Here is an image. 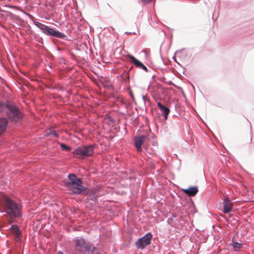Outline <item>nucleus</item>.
<instances>
[{
	"instance_id": "9",
	"label": "nucleus",
	"mask_w": 254,
	"mask_h": 254,
	"mask_svg": "<svg viewBox=\"0 0 254 254\" xmlns=\"http://www.w3.org/2000/svg\"><path fill=\"white\" fill-rule=\"evenodd\" d=\"M9 230L14 236L15 241L18 243H21L22 234L19 227L16 224H12L9 228Z\"/></svg>"
},
{
	"instance_id": "25",
	"label": "nucleus",
	"mask_w": 254,
	"mask_h": 254,
	"mask_svg": "<svg viewBox=\"0 0 254 254\" xmlns=\"http://www.w3.org/2000/svg\"><path fill=\"white\" fill-rule=\"evenodd\" d=\"M144 3H149L153 1V0H140Z\"/></svg>"
},
{
	"instance_id": "40",
	"label": "nucleus",
	"mask_w": 254,
	"mask_h": 254,
	"mask_svg": "<svg viewBox=\"0 0 254 254\" xmlns=\"http://www.w3.org/2000/svg\"><path fill=\"white\" fill-rule=\"evenodd\" d=\"M172 220V218H169V219H168V221H169V220Z\"/></svg>"
},
{
	"instance_id": "38",
	"label": "nucleus",
	"mask_w": 254,
	"mask_h": 254,
	"mask_svg": "<svg viewBox=\"0 0 254 254\" xmlns=\"http://www.w3.org/2000/svg\"><path fill=\"white\" fill-rule=\"evenodd\" d=\"M142 98H143L144 101L145 102V96H143Z\"/></svg>"
},
{
	"instance_id": "34",
	"label": "nucleus",
	"mask_w": 254,
	"mask_h": 254,
	"mask_svg": "<svg viewBox=\"0 0 254 254\" xmlns=\"http://www.w3.org/2000/svg\"><path fill=\"white\" fill-rule=\"evenodd\" d=\"M57 50H58V51H61V50H62V49H61L60 47H57Z\"/></svg>"
},
{
	"instance_id": "22",
	"label": "nucleus",
	"mask_w": 254,
	"mask_h": 254,
	"mask_svg": "<svg viewBox=\"0 0 254 254\" xmlns=\"http://www.w3.org/2000/svg\"><path fill=\"white\" fill-rule=\"evenodd\" d=\"M31 3L34 5H40L41 3V0H31Z\"/></svg>"
},
{
	"instance_id": "5",
	"label": "nucleus",
	"mask_w": 254,
	"mask_h": 254,
	"mask_svg": "<svg viewBox=\"0 0 254 254\" xmlns=\"http://www.w3.org/2000/svg\"><path fill=\"white\" fill-rule=\"evenodd\" d=\"M74 242L75 246L79 251H84L88 254H93L97 249L91 242L83 238L76 237Z\"/></svg>"
},
{
	"instance_id": "11",
	"label": "nucleus",
	"mask_w": 254,
	"mask_h": 254,
	"mask_svg": "<svg viewBox=\"0 0 254 254\" xmlns=\"http://www.w3.org/2000/svg\"><path fill=\"white\" fill-rule=\"evenodd\" d=\"M96 191L92 189L87 187L81 195L87 196V199L96 202L97 201V195L96 194Z\"/></svg>"
},
{
	"instance_id": "13",
	"label": "nucleus",
	"mask_w": 254,
	"mask_h": 254,
	"mask_svg": "<svg viewBox=\"0 0 254 254\" xmlns=\"http://www.w3.org/2000/svg\"><path fill=\"white\" fill-rule=\"evenodd\" d=\"M157 107L160 109V111L161 113V115L164 117V120H167L168 115L170 113V109L168 107L164 105L160 102H157Z\"/></svg>"
},
{
	"instance_id": "17",
	"label": "nucleus",
	"mask_w": 254,
	"mask_h": 254,
	"mask_svg": "<svg viewBox=\"0 0 254 254\" xmlns=\"http://www.w3.org/2000/svg\"><path fill=\"white\" fill-rule=\"evenodd\" d=\"M120 77L122 79V80L125 82L128 81L130 79L129 70H124L123 73H122L120 75Z\"/></svg>"
},
{
	"instance_id": "37",
	"label": "nucleus",
	"mask_w": 254,
	"mask_h": 254,
	"mask_svg": "<svg viewBox=\"0 0 254 254\" xmlns=\"http://www.w3.org/2000/svg\"><path fill=\"white\" fill-rule=\"evenodd\" d=\"M252 140H253V137H251V143H254V142L252 141Z\"/></svg>"
},
{
	"instance_id": "33",
	"label": "nucleus",
	"mask_w": 254,
	"mask_h": 254,
	"mask_svg": "<svg viewBox=\"0 0 254 254\" xmlns=\"http://www.w3.org/2000/svg\"><path fill=\"white\" fill-rule=\"evenodd\" d=\"M58 254H64L63 252L60 251L58 252Z\"/></svg>"
},
{
	"instance_id": "16",
	"label": "nucleus",
	"mask_w": 254,
	"mask_h": 254,
	"mask_svg": "<svg viewBox=\"0 0 254 254\" xmlns=\"http://www.w3.org/2000/svg\"><path fill=\"white\" fill-rule=\"evenodd\" d=\"M230 245H231V246H233L235 251H236V252L239 251L240 250L241 248H242V247H243L242 244L240 243H239V242H237L236 241V240H235L234 237L232 238V240H231V242L230 244Z\"/></svg>"
},
{
	"instance_id": "26",
	"label": "nucleus",
	"mask_w": 254,
	"mask_h": 254,
	"mask_svg": "<svg viewBox=\"0 0 254 254\" xmlns=\"http://www.w3.org/2000/svg\"><path fill=\"white\" fill-rule=\"evenodd\" d=\"M108 119L109 121L110 122H112V123H114L115 122V120L111 116H109L108 117Z\"/></svg>"
},
{
	"instance_id": "23",
	"label": "nucleus",
	"mask_w": 254,
	"mask_h": 254,
	"mask_svg": "<svg viewBox=\"0 0 254 254\" xmlns=\"http://www.w3.org/2000/svg\"><path fill=\"white\" fill-rule=\"evenodd\" d=\"M12 18L14 19H15L17 21H21V18L19 17V16H17V15H16L15 14H12Z\"/></svg>"
},
{
	"instance_id": "31",
	"label": "nucleus",
	"mask_w": 254,
	"mask_h": 254,
	"mask_svg": "<svg viewBox=\"0 0 254 254\" xmlns=\"http://www.w3.org/2000/svg\"><path fill=\"white\" fill-rule=\"evenodd\" d=\"M152 80H153V81H155V75H153L152 76Z\"/></svg>"
},
{
	"instance_id": "8",
	"label": "nucleus",
	"mask_w": 254,
	"mask_h": 254,
	"mask_svg": "<svg viewBox=\"0 0 254 254\" xmlns=\"http://www.w3.org/2000/svg\"><path fill=\"white\" fill-rule=\"evenodd\" d=\"M126 58L129 62L133 64L136 68L142 69L146 72H149L148 69L145 64L133 55L128 54L126 55Z\"/></svg>"
},
{
	"instance_id": "2",
	"label": "nucleus",
	"mask_w": 254,
	"mask_h": 254,
	"mask_svg": "<svg viewBox=\"0 0 254 254\" xmlns=\"http://www.w3.org/2000/svg\"><path fill=\"white\" fill-rule=\"evenodd\" d=\"M68 181L64 182V184L67 190L71 191L73 194L81 195L87 189V187L83 186L82 179L73 173H69L67 175Z\"/></svg>"
},
{
	"instance_id": "21",
	"label": "nucleus",
	"mask_w": 254,
	"mask_h": 254,
	"mask_svg": "<svg viewBox=\"0 0 254 254\" xmlns=\"http://www.w3.org/2000/svg\"><path fill=\"white\" fill-rule=\"evenodd\" d=\"M49 134L56 137H59V134L55 130L50 129Z\"/></svg>"
},
{
	"instance_id": "6",
	"label": "nucleus",
	"mask_w": 254,
	"mask_h": 254,
	"mask_svg": "<svg viewBox=\"0 0 254 254\" xmlns=\"http://www.w3.org/2000/svg\"><path fill=\"white\" fill-rule=\"evenodd\" d=\"M95 145L89 144L88 145H82L74 149L72 153L75 157L83 158L91 156L94 153Z\"/></svg>"
},
{
	"instance_id": "18",
	"label": "nucleus",
	"mask_w": 254,
	"mask_h": 254,
	"mask_svg": "<svg viewBox=\"0 0 254 254\" xmlns=\"http://www.w3.org/2000/svg\"><path fill=\"white\" fill-rule=\"evenodd\" d=\"M59 144L60 145L62 150L66 151L67 152L71 151V148L66 144L64 143L59 142Z\"/></svg>"
},
{
	"instance_id": "32",
	"label": "nucleus",
	"mask_w": 254,
	"mask_h": 254,
	"mask_svg": "<svg viewBox=\"0 0 254 254\" xmlns=\"http://www.w3.org/2000/svg\"><path fill=\"white\" fill-rule=\"evenodd\" d=\"M60 90H61L62 91H63L64 90V89L63 87H61L60 88Z\"/></svg>"
},
{
	"instance_id": "36",
	"label": "nucleus",
	"mask_w": 254,
	"mask_h": 254,
	"mask_svg": "<svg viewBox=\"0 0 254 254\" xmlns=\"http://www.w3.org/2000/svg\"><path fill=\"white\" fill-rule=\"evenodd\" d=\"M133 68V66L130 67V68L128 69L129 70V71Z\"/></svg>"
},
{
	"instance_id": "30",
	"label": "nucleus",
	"mask_w": 254,
	"mask_h": 254,
	"mask_svg": "<svg viewBox=\"0 0 254 254\" xmlns=\"http://www.w3.org/2000/svg\"><path fill=\"white\" fill-rule=\"evenodd\" d=\"M172 217H175H175H177V215H176V214L174 213H172Z\"/></svg>"
},
{
	"instance_id": "19",
	"label": "nucleus",
	"mask_w": 254,
	"mask_h": 254,
	"mask_svg": "<svg viewBox=\"0 0 254 254\" xmlns=\"http://www.w3.org/2000/svg\"><path fill=\"white\" fill-rule=\"evenodd\" d=\"M6 102H3L0 100V113H2L4 111V107Z\"/></svg>"
},
{
	"instance_id": "28",
	"label": "nucleus",
	"mask_w": 254,
	"mask_h": 254,
	"mask_svg": "<svg viewBox=\"0 0 254 254\" xmlns=\"http://www.w3.org/2000/svg\"><path fill=\"white\" fill-rule=\"evenodd\" d=\"M125 34L128 35L129 34H136L135 32H126Z\"/></svg>"
},
{
	"instance_id": "14",
	"label": "nucleus",
	"mask_w": 254,
	"mask_h": 254,
	"mask_svg": "<svg viewBox=\"0 0 254 254\" xmlns=\"http://www.w3.org/2000/svg\"><path fill=\"white\" fill-rule=\"evenodd\" d=\"M182 191L189 196H194L198 192V188L196 186H191L187 189H182Z\"/></svg>"
},
{
	"instance_id": "15",
	"label": "nucleus",
	"mask_w": 254,
	"mask_h": 254,
	"mask_svg": "<svg viewBox=\"0 0 254 254\" xmlns=\"http://www.w3.org/2000/svg\"><path fill=\"white\" fill-rule=\"evenodd\" d=\"M233 203L228 196L225 197L223 199V212L229 213L232 210Z\"/></svg>"
},
{
	"instance_id": "27",
	"label": "nucleus",
	"mask_w": 254,
	"mask_h": 254,
	"mask_svg": "<svg viewBox=\"0 0 254 254\" xmlns=\"http://www.w3.org/2000/svg\"><path fill=\"white\" fill-rule=\"evenodd\" d=\"M173 59L174 61L177 63V64H179V65L181 67H182L184 69V70L185 69V68L182 66L181 64H180L178 62H177L176 59L175 58V57H173ZM183 73H184V70L183 71Z\"/></svg>"
},
{
	"instance_id": "12",
	"label": "nucleus",
	"mask_w": 254,
	"mask_h": 254,
	"mask_svg": "<svg viewBox=\"0 0 254 254\" xmlns=\"http://www.w3.org/2000/svg\"><path fill=\"white\" fill-rule=\"evenodd\" d=\"M8 124L9 122L7 118L4 116L0 117V136L6 131Z\"/></svg>"
},
{
	"instance_id": "29",
	"label": "nucleus",
	"mask_w": 254,
	"mask_h": 254,
	"mask_svg": "<svg viewBox=\"0 0 254 254\" xmlns=\"http://www.w3.org/2000/svg\"><path fill=\"white\" fill-rule=\"evenodd\" d=\"M44 135L46 137H49L50 135H51V134H49V132H47L46 133H45Z\"/></svg>"
},
{
	"instance_id": "35",
	"label": "nucleus",
	"mask_w": 254,
	"mask_h": 254,
	"mask_svg": "<svg viewBox=\"0 0 254 254\" xmlns=\"http://www.w3.org/2000/svg\"><path fill=\"white\" fill-rule=\"evenodd\" d=\"M144 53L145 56H147L148 53L146 51H144Z\"/></svg>"
},
{
	"instance_id": "24",
	"label": "nucleus",
	"mask_w": 254,
	"mask_h": 254,
	"mask_svg": "<svg viewBox=\"0 0 254 254\" xmlns=\"http://www.w3.org/2000/svg\"><path fill=\"white\" fill-rule=\"evenodd\" d=\"M128 94L130 96V97L132 98L133 100H134V95H133V94L132 92V91L130 89V90L128 92Z\"/></svg>"
},
{
	"instance_id": "7",
	"label": "nucleus",
	"mask_w": 254,
	"mask_h": 254,
	"mask_svg": "<svg viewBox=\"0 0 254 254\" xmlns=\"http://www.w3.org/2000/svg\"><path fill=\"white\" fill-rule=\"evenodd\" d=\"M152 237L153 236L151 232L147 233L145 235L141 238H139L136 241L135 243L136 248L140 250L144 249L151 244Z\"/></svg>"
},
{
	"instance_id": "39",
	"label": "nucleus",
	"mask_w": 254,
	"mask_h": 254,
	"mask_svg": "<svg viewBox=\"0 0 254 254\" xmlns=\"http://www.w3.org/2000/svg\"><path fill=\"white\" fill-rule=\"evenodd\" d=\"M94 254H101L100 253H99V252H96Z\"/></svg>"
},
{
	"instance_id": "4",
	"label": "nucleus",
	"mask_w": 254,
	"mask_h": 254,
	"mask_svg": "<svg viewBox=\"0 0 254 254\" xmlns=\"http://www.w3.org/2000/svg\"><path fill=\"white\" fill-rule=\"evenodd\" d=\"M32 21L37 27L50 38L67 40V36L64 33L59 31L55 27H50L36 20H33Z\"/></svg>"
},
{
	"instance_id": "10",
	"label": "nucleus",
	"mask_w": 254,
	"mask_h": 254,
	"mask_svg": "<svg viewBox=\"0 0 254 254\" xmlns=\"http://www.w3.org/2000/svg\"><path fill=\"white\" fill-rule=\"evenodd\" d=\"M147 138V136L145 135L135 136L134 137V145L137 151L141 152L142 151V145Z\"/></svg>"
},
{
	"instance_id": "3",
	"label": "nucleus",
	"mask_w": 254,
	"mask_h": 254,
	"mask_svg": "<svg viewBox=\"0 0 254 254\" xmlns=\"http://www.w3.org/2000/svg\"><path fill=\"white\" fill-rule=\"evenodd\" d=\"M6 118L8 122L18 123L21 122L23 119V115L19 108L15 104L7 100L4 107Z\"/></svg>"
},
{
	"instance_id": "1",
	"label": "nucleus",
	"mask_w": 254,
	"mask_h": 254,
	"mask_svg": "<svg viewBox=\"0 0 254 254\" xmlns=\"http://www.w3.org/2000/svg\"><path fill=\"white\" fill-rule=\"evenodd\" d=\"M23 205L20 199L18 200L7 197L5 198L3 208L0 209L1 213L5 212L13 220L11 223H16L17 219H21L23 217Z\"/></svg>"
},
{
	"instance_id": "20",
	"label": "nucleus",
	"mask_w": 254,
	"mask_h": 254,
	"mask_svg": "<svg viewBox=\"0 0 254 254\" xmlns=\"http://www.w3.org/2000/svg\"><path fill=\"white\" fill-rule=\"evenodd\" d=\"M185 51V49H182L181 50H178L176 52L175 54L180 58H182V56L184 54Z\"/></svg>"
}]
</instances>
